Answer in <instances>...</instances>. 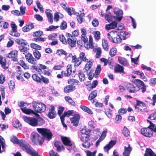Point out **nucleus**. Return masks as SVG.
<instances>
[{
	"instance_id": "nucleus-1",
	"label": "nucleus",
	"mask_w": 156,
	"mask_h": 156,
	"mask_svg": "<svg viewBox=\"0 0 156 156\" xmlns=\"http://www.w3.org/2000/svg\"><path fill=\"white\" fill-rule=\"evenodd\" d=\"M61 140L63 144L66 145V148L69 151V152L72 154L77 151L74 143L72 142L69 138L66 137L62 136Z\"/></svg>"
},
{
	"instance_id": "nucleus-2",
	"label": "nucleus",
	"mask_w": 156,
	"mask_h": 156,
	"mask_svg": "<svg viewBox=\"0 0 156 156\" xmlns=\"http://www.w3.org/2000/svg\"><path fill=\"white\" fill-rule=\"evenodd\" d=\"M81 140L83 143L82 144L83 146L85 148H88L90 146V143L88 142L90 136V131L86 129H83L81 131Z\"/></svg>"
},
{
	"instance_id": "nucleus-3",
	"label": "nucleus",
	"mask_w": 156,
	"mask_h": 156,
	"mask_svg": "<svg viewBox=\"0 0 156 156\" xmlns=\"http://www.w3.org/2000/svg\"><path fill=\"white\" fill-rule=\"evenodd\" d=\"M20 143L22 149L27 153L32 156H40L38 152L32 148L27 143H24L22 141Z\"/></svg>"
},
{
	"instance_id": "nucleus-4",
	"label": "nucleus",
	"mask_w": 156,
	"mask_h": 156,
	"mask_svg": "<svg viewBox=\"0 0 156 156\" xmlns=\"http://www.w3.org/2000/svg\"><path fill=\"white\" fill-rule=\"evenodd\" d=\"M156 131L155 125L152 123H150V126L147 128H142L141 130V133L144 136L150 137L152 135L153 132H155Z\"/></svg>"
},
{
	"instance_id": "nucleus-5",
	"label": "nucleus",
	"mask_w": 156,
	"mask_h": 156,
	"mask_svg": "<svg viewBox=\"0 0 156 156\" xmlns=\"http://www.w3.org/2000/svg\"><path fill=\"white\" fill-rule=\"evenodd\" d=\"M108 40L114 43H120V38L118 32L116 31H112L107 34Z\"/></svg>"
},
{
	"instance_id": "nucleus-6",
	"label": "nucleus",
	"mask_w": 156,
	"mask_h": 156,
	"mask_svg": "<svg viewBox=\"0 0 156 156\" xmlns=\"http://www.w3.org/2000/svg\"><path fill=\"white\" fill-rule=\"evenodd\" d=\"M33 107L34 111L37 113L44 112L46 109V105L42 103H39L36 101L32 102Z\"/></svg>"
},
{
	"instance_id": "nucleus-7",
	"label": "nucleus",
	"mask_w": 156,
	"mask_h": 156,
	"mask_svg": "<svg viewBox=\"0 0 156 156\" xmlns=\"http://www.w3.org/2000/svg\"><path fill=\"white\" fill-rule=\"evenodd\" d=\"M31 139L35 144L41 145L44 141L43 137L37 133H33L31 135Z\"/></svg>"
},
{
	"instance_id": "nucleus-8",
	"label": "nucleus",
	"mask_w": 156,
	"mask_h": 156,
	"mask_svg": "<svg viewBox=\"0 0 156 156\" xmlns=\"http://www.w3.org/2000/svg\"><path fill=\"white\" fill-rule=\"evenodd\" d=\"M37 130L39 133L42 135L44 138L48 140H49L51 138L52 134L49 129L44 128H37Z\"/></svg>"
},
{
	"instance_id": "nucleus-9",
	"label": "nucleus",
	"mask_w": 156,
	"mask_h": 156,
	"mask_svg": "<svg viewBox=\"0 0 156 156\" xmlns=\"http://www.w3.org/2000/svg\"><path fill=\"white\" fill-rule=\"evenodd\" d=\"M136 104L135 105V108L139 112H144L146 110V106L143 102L137 100Z\"/></svg>"
},
{
	"instance_id": "nucleus-10",
	"label": "nucleus",
	"mask_w": 156,
	"mask_h": 156,
	"mask_svg": "<svg viewBox=\"0 0 156 156\" xmlns=\"http://www.w3.org/2000/svg\"><path fill=\"white\" fill-rule=\"evenodd\" d=\"M23 119L30 125L35 126H37V119L34 117L24 116L22 117Z\"/></svg>"
},
{
	"instance_id": "nucleus-11",
	"label": "nucleus",
	"mask_w": 156,
	"mask_h": 156,
	"mask_svg": "<svg viewBox=\"0 0 156 156\" xmlns=\"http://www.w3.org/2000/svg\"><path fill=\"white\" fill-rule=\"evenodd\" d=\"M113 12L115 15L118 16H115V19L119 21H120L122 18V11L118 8L115 7L113 9Z\"/></svg>"
},
{
	"instance_id": "nucleus-12",
	"label": "nucleus",
	"mask_w": 156,
	"mask_h": 156,
	"mask_svg": "<svg viewBox=\"0 0 156 156\" xmlns=\"http://www.w3.org/2000/svg\"><path fill=\"white\" fill-rule=\"evenodd\" d=\"M25 55L26 59L28 62L33 65H35L36 64V60L31 54L29 52H27Z\"/></svg>"
},
{
	"instance_id": "nucleus-13",
	"label": "nucleus",
	"mask_w": 156,
	"mask_h": 156,
	"mask_svg": "<svg viewBox=\"0 0 156 156\" xmlns=\"http://www.w3.org/2000/svg\"><path fill=\"white\" fill-rule=\"evenodd\" d=\"M73 113V111H68L67 112H65L64 114L60 116V119L62 124L64 127L66 128L67 127L66 124L64 123V118L65 117H69L70 115H72Z\"/></svg>"
},
{
	"instance_id": "nucleus-14",
	"label": "nucleus",
	"mask_w": 156,
	"mask_h": 156,
	"mask_svg": "<svg viewBox=\"0 0 156 156\" xmlns=\"http://www.w3.org/2000/svg\"><path fill=\"white\" fill-rule=\"evenodd\" d=\"M18 54V52L17 50H13L8 54L7 56L9 58H12V60L15 61L17 60Z\"/></svg>"
},
{
	"instance_id": "nucleus-15",
	"label": "nucleus",
	"mask_w": 156,
	"mask_h": 156,
	"mask_svg": "<svg viewBox=\"0 0 156 156\" xmlns=\"http://www.w3.org/2000/svg\"><path fill=\"white\" fill-rule=\"evenodd\" d=\"M128 89L130 92L135 93L140 90V87L134 84H129L128 86Z\"/></svg>"
},
{
	"instance_id": "nucleus-16",
	"label": "nucleus",
	"mask_w": 156,
	"mask_h": 156,
	"mask_svg": "<svg viewBox=\"0 0 156 156\" xmlns=\"http://www.w3.org/2000/svg\"><path fill=\"white\" fill-rule=\"evenodd\" d=\"M87 63L85 64L83 71L84 72H88L90 71V69L93 65V62L92 60H90L87 62Z\"/></svg>"
},
{
	"instance_id": "nucleus-17",
	"label": "nucleus",
	"mask_w": 156,
	"mask_h": 156,
	"mask_svg": "<svg viewBox=\"0 0 156 156\" xmlns=\"http://www.w3.org/2000/svg\"><path fill=\"white\" fill-rule=\"evenodd\" d=\"M80 119L79 115L78 114H75L73 118L70 119V120L74 126H77L78 125Z\"/></svg>"
},
{
	"instance_id": "nucleus-18",
	"label": "nucleus",
	"mask_w": 156,
	"mask_h": 156,
	"mask_svg": "<svg viewBox=\"0 0 156 156\" xmlns=\"http://www.w3.org/2000/svg\"><path fill=\"white\" fill-rule=\"evenodd\" d=\"M117 21H114L111 23L106 24L105 26V29L107 30H109L110 29H115L117 27Z\"/></svg>"
},
{
	"instance_id": "nucleus-19",
	"label": "nucleus",
	"mask_w": 156,
	"mask_h": 156,
	"mask_svg": "<svg viewBox=\"0 0 156 156\" xmlns=\"http://www.w3.org/2000/svg\"><path fill=\"white\" fill-rule=\"evenodd\" d=\"M51 10L49 9H46L45 12V13L48 18V22L49 23H52L53 22V16L52 14L51 13Z\"/></svg>"
},
{
	"instance_id": "nucleus-20",
	"label": "nucleus",
	"mask_w": 156,
	"mask_h": 156,
	"mask_svg": "<svg viewBox=\"0 0 156 156\" xmlns=\"http://www.w3.org/2000/svg\"><path fill=\"white\" fill-rule=\"evenodd\" d=\"M10 140L13 143L19 144L20 147L22 149V147L20 145V142L22 141L24 143H27L25 140H20L19 141L16 137L15 136H12L11 137Z\"/></svg>"
},
{
	"instance_id": "nucleus-21",
	"label": "nucleus",
	"mask_w": 156,
	"mask_h": 156,
	"mask_svg": "<svg viewBox=\"0 0 156 156\" xmlns=\"http://www.w3.org/2000/svg\"><path fill=\"white\" fill-rule=\"evenodd\" d=\"M132 150V148L129 144L124 147V151L123 153L124 156H129L130 152Z\"/></svg>"
},
{
	"instance_id": "nucleus-22",
	"label": "nucleus",
	"mask_w": 156,
	"mask_h": 156,
	"mask_svg": "<svg viewBox=\"0 0 156 156\" xmlns=\"http://www.w3.org/2000/svg\"><path fill=\"white\" fill-rule=\"evenodd\" d=\"M56 116V113L55 111V107L53 106H51L49 112L48 114V117L50 119L54 118Z\"/></svg>"
},
{
	"instance_id": "nucleus-23",
	"label": "nucleus",
	"mask_w": 156,
	"mask_h": 156,
	"mask_svg": "<svg viewBox=\"0 0 156 156\" xmlns=\"http://www.w3.org/2000/svg\"><path fill=\"white\" fill-rule=\"evenodd\" d=\"M124 67L119 64L116 65L114 68V70L115 73H124Z\"/></svg>"
},
{
	"instance_id": "nucleus-24",
	"label": "nucleus",
	"mask_w": 156,
	"mask_h": 156,
	"mask_svg": "<svg viewBox=\"0 0 156 156\" xmlns=\"http://www.w3.org/2000/svg\"><path fill=\"white\" fill-rule=\"evenodd\" d=\"M116 141L115 140H111L107 145L104 147V149L106 151H108L115 144Z\"/></svg>"
},
{
	"instance_id": "nucleus-25",
	"label": "nucleus",
	"mask_w": 156,
	"mask_h": 156,
	"mask_svg": "<svg viewBox=\"0 0 156 156\" xmlns=\"http://www.w3.org/2000/svg\"><path fill=\"white\" fill-rule=\"evenodd\" d=\"M57 150L58 151H61L65 149L64 147L62 144L59 141H56L54 144Z\"/></svg>"
},
{
	"instance_id": "nucleus-26",
	"label": "nucleus",
	"mask_w": 156,
	"mask_h": 156,
	"mask_svg": "<svg viewBox=\"0 0 156 156\" xmlns=\"http://www.w3.org/2000/svg\"><path fill=\"white\" fill-rule=\"evenodd\" d=\"M6 62L5 58L3 57L2 56H0V64L5 69H6L8 68V66L6 64Z\"/></svg>"
},
{
	"instance_id": "nucleus-27",
	"label": "nucleus",
	"mask_w": 156,
	"mask_h": 156,
	"mask_svg": "<svg viewBox=\"0 0 156 156\" xmlns=\"http://www.w3.org/2000/svg\"><path fill=\"white\" fill-rule=\"evenodd\" d=\"M5 146L4 139L2 136H0V153H1L2 151H5Z\"/></svg>"
},
{
	"instance_id": "nucleus-28",
	"label": "nucleus",
	"mask_w": 156,
	"mask_h": 156,
	"mask_svg": "<svg viewBox=\"0 0 156 156\" xmlns=\"http://www.w3.org/2000/svg\"><path fill=\"white\" fill-rule=\"evenodd\" d=\"M93 50L96 53V57L97 58L100 57L101 54V48L94 47Z\"/></svg>"
},
{
	"instance_id": "nucleus-29",
	"label": "nucleus",
	"mask_w": 156,
	"mask_h": 156,
	"mask_svg": "<svg viewBox=\"0 0 156 156\" xmlns=\"http://www.w3.org/2000/svg\"><path fill=\"white\" fill-rule=\"evenodd\" d=\"M76 39L75 38L73 37L72 38H68L67 43L72 47H74L76 45Z\"/></svg>"
},
{
	"instance_id": "nucleus-30",
	"label": "nucleus",
	"mask_w": 156,
	"mask_h": 156,
	"mask_svg": "<svg viewBox=\"0 0 156 156\" xmlns=\"http://www.w3.org/2000/svg\"><path fill=\"white\" fill-rule=\"evenodd\" d=\"M34 26L32 23L23 27L22 28V30L24 32H27L29 31L30 30L34 28Z\"/></svg>"
},
{
	"instance_id": "nucleus-31",
	"label": "nucleus",
	"mask_w": 156,
	"mask_h": 156,
	"mask_svg": "<svg viewBox=\"0 0 156 156\" xmlns=\"http://www.w3.org/2000/svg\"><path fill=\"white\" fill-rule=\"evenodd\" d=\"M98 83V81L97 80L93 81L91 85H88L87 87V89L89 91H90L93 88L96 87Z\"/></svg>"
},
{
	"instance_id": "nucleus-32",
	"label": "nucleus",
	"mask_w": 156,
	"mask_h": 156,
	"mask_svg": "<svg viewBox=\"0 0 156 156\" xmlns=\"http://www.w3.org/2000/svg\"><path fill=\"white\" fill-rule=\"evenodd\" d=\"M72 66L71 64H69L68 65L67 67V73H66L65 72L64 74V76H69L72 73Z\"/></svg>"
},
{
	"instance_id": "nucleus-33",
	"label": "nucleus",
	"mask_w": 156,
	"mask_h": 156,
	"mask_svg": "<svg viewBox=\"0 0 156 156\" xmlns=\"http://www.w3.org/2000/svg\"><path fill=\"white\" fill-rule=\"evenodd\" d=\"M144 156H156V155L151 149L147 148L145 151Z\"/></svg>"
},
{
	"instance_id": "nucleus-34",
	"label": "nucleus",
	"mask_w": 156,
	"mask_h": 156,
	"mask_svg": "<svg viewBox=\"0 0 156 156\" xmlns=\"http://www.w3.org/2000/svg\"><path fill=\"white\" fill-rule=\"evenodd\" d=\"M75 89V87L72 85L67 86L64 89V91L66 93L71 92Z\"/></svg>"
},
{
	"instance_id": "nucleus-35",
	"label": "nucleus",
	"mask_w": 156,
	"mask_h": 156,
	"mask_svg": "<svg viewBox=\"0 0 156 156\" xmlns=\"http://www.w3.org/2000/svg\"><path fill=\"white\" fill-rule=\"evenodd\" d=\"M105 18V20L109 22H111L114 19H115V16H112L110 13L106 14Z\"/></svg>"
},
{
	"instance_id": "nucleus-36",
	"label": "nucleus",
	"mask_w": 156,
	"mask_h": 156,
	"mask_svg": "<svg viewBox=\"0 0 156 156\" xmlns=\"http://www.w3.org/2000/svg\"><path fill=\"white\" fill-rule=\"evenodd\" d=\"M21 109L23 113L27 114H29L30 113L34 114L35 113L33 110L30 109H28L26 108H21Z\"/></svg>"
},
{
	"instance_id": "nucleus-37",
	"label": "nucleus",
	"mask_w": 156,
	"mask_h": 156,
	"mask_svg": "<svg viewBox=\"0 0 156 156\" xmlns=\"http://www.w3.org/2000/svg\"><path fill=\"white\" fill-rule=\"evenodd\" d=\"M118 61L120 64L123 66L127 65V62L125 58L121 57H118Z\"/></svg>"
},
{
	"instance_id": "nucleus-38",
	"label": "nucleus",
	"mask_w": 156,
	"mask_h": 156,
	"mask_svg": "<svg viewBox=\"0 0 156 156\" xmlns=\"http://www.w3.org/2000/svg\"><path fill=\"white\" fill-rule=\"evenodd\" d=\"M80 108L84 111L90 114H93L92 111L84 105H81L80 106Z\"/></svg>"
},
{
	"instance_id": "nucleus-39",
	"label": "nucleus",
	"mask_w": 156,
	"mask_h": 156,
	"mask_svg": "<svg viewBox=\"0 0 156 156\" xmlns=\"http://www.w3.org/2000/svg\"><path fill=\"white\" fill-rule=\"evenodd\" d=\"M102 45L104 49L106 51L108 49V45L107 40L104 39L102 40Z\"/></svg>"
},
{
	"instance_id": "nucleus-40",
	"label": "nucleus",
	"mask_w": 156,
	"mask_h": 156,
	"mask_svg": "<svg viewBox=\"0 0 156 156\" xmlns=\"http://www.w3.org/2000/svg\"><path fill=\"white\" fill-rule=\"evenodd\" d=\"M16 41L17 43L20 46H25L27 44V42L25 40L22 39H18L16 40Z\"/></svg>"
},
{
	"instance_id": "nucleus-41",
	"label": "nucleus",
	"mask_w": 156,
	"mask_h": 156,
	"mask_svg": "<svg viewBox=\"0 0 156 156\" xmlns=\"http://www.w3.org/2000/svg\"><path fill=\"white\" fill-rule=\"evenodd\" d=\"M13 126L17 129H21V125L19 121L18 120L14 121L13 122Z\"/></svg>"
},
{
	"instance_id": "nucleus-42",
	"label": "nucleus",
	"mask_w": 156,
	"mask_h": 156,
	"mask_svg": "<svg viewBox=\"0 0 156 156\" xmlns=\"http://www.w3.org/2000/svg\"><path fill=\"white\" fill-rule=\"evenodd\" d=\"M98 92L96 90L92 91L89 95L88 97L89 100H91L96 97L97 95Z\"/></svg>"
},
{
	"instance_id": "nucleus-43",
	"label": "nucleus",
	"mask_w": 156,
	"mask_h": 156,
	"mask_svg": "<svg viewBox=\"0 0 156 156\" xmlns=\"http://www.w3.org/2000/svg\"><path fill=\"white\" fill-rule=\"evenodd\" d=\"M80 59L82 61L87 62L88 61V59L86 58L85 54L84 53L82 52L80 54Z\"/></svg>"
},
{
	"instance_id": "nucleus-44",
	"label": "nucleus",
	"mask_w": 156,
	"mask_h": 156,
	"mask_svg": "<svg viewBox=\"0 0 156 156\" xmlns=\"http://www.w3.org/2000/svg\"><path fill=\"white\" fill-rule=\"evenodd\" d=\"M78 75L80 80L81 82L83 81L85 78L83 72L82 71L79 70L78 72Z\"/></svg>"
},
{
	"instance_id": "nucleus-45",
	"label": "nucleus",
	"mask_w": 156,
	"mask_h": 156,
	"mask_svg": "<svg viewBox=\"0 0 156 156\" xmlns=\"http://www.w3.org/2000/svg\"><path fill=\"white\" fill-rule=\"evenodd\" d=\"M9 87V89L13 90L15 88V84L14 81L13 80H10L8 83Z\"/></svg>"
},
{
	"instance_id": "nucleus-46",
	"label": "nucleus",
	"mask_w": 156,
	"mask_h": 156,
	"mask_svg": "<svg viewBox=\"0 0 156 156\" xmlns=\"http://www.w3.org/2000/svg\"><path fill=\"white\" fill-rule=\"evenodd\" d=\"M128 34V33L125 31H122L120 32V42L122 40L126 39V37Z\"/></svg>"
},
{
	"instance_id": "nucleus-47",
	"label": "nucleus",
	"mask_w": 156,
	"mask_h": 156,
	"mask_svg": "<svg viewBox=\"0 0 156 156\" xmlns=\"http://www.w3.org/2000/svg\"><path fill=\"white\" fill-rule=\"evenodd\" d=\"M134 83L136 85L139 86V87L142 85H144V83L143 81L139 79H136L134 80Z\"/></svg>"
},
{
	"instance_id": "nucleus-48",
	"label": "nucleus",
	"mask_w": 156,
	"mask_h": 156,
	"mask_svg": "<svg viewBox=\"0 0 156 156\" xmlns=\"http://www.w3.org/2000/svg\"><path fill=\"white\" fill-rule=\"evenodd\" d=\"M45 123L44 120L41 117H38L37 119V126H41Z\"/></svg>"
},
{
	"instance_id": "nucleus-49",
	"label": "nucleus",
	"mask_w": 156,
	"mask_h": 156,
	"mask_svg": "<svg viewBox=\"0 0 156 156\" xmlns=\"http://www.w3.org/2000/svg\"><path fill=\"white\" fill-rule=\"evenodd\" d=\"M33 55L36 59L39 60L41 57V54L37 50H35L33 52Z\"/></svg>"
},
{
	"instance_id": "nucleus-50",
	"label": "nucleus",
	"mask_w": 156,
	"mask_h": 156,
	"mask_svg": "<svg viewBox=\"0 0 156 156\" xmlns=\"http://www.w3.org/2000/svg\"><path fill=\"white\" fill-rule=\"evenodd\" d=\"M59 38L60 41L63 44H66L67 41L66 39L65 36L62 34L60 35L59 36Z\"/></svg>"
},
{
	"instance_id": "nucleus-51",
	"label": "nucleus",
	"mask_w": 156,
	"mask_h": 156,
	"mask_svg": "<svg viewBox=\"0 0 156 156\" xmlns=\"http://www.w3.org/2000/svg\"><path fill=\"white\" fill-rule=\"evenodd\" d=\"M18 63L25 69H28L29 68V66L24 62L22 60H20L18 62Z\"/></svg>"
},
{
	"instance_id": "nucleus-52",
	"label": "nucleus",
	"mask_w": 156,
	"mask_h": 156,
	"mask_svg": "<svg viewBox=\"0 0 156 156\" xmlns=\"http://www.w3.org/2000/svg\"><path fill=\"white\" fill-rule=\"evenodd\" d=\"M84 46L85 48L87 49H89L90 48H93L94 47L93 46L92 44L90 43L89 42H86L84 43Z\"/></svg>"
},
{
	"instance_id": "nucleus-53",
	"label": "nucleus",
	"mask_w": 156,
	"mask_h": 156,
	"mask_svg": "<svg viewBox=\"0 0 156 156\" xmlns=\"http://www.w3.org/2000/svg\"><path fill=\"white\" fill-rule=\"evenodd\" d=\"M84 13H81L80 15L77 16V19L80 23H81L83 20V17L84 16Z\"/></svg>"
},
{
	"instance_id": "nucleus-54",
	"label": "nucleus",
	"mask_w": 156,
	"mask_h": 156,
	"mask_svg": "<svg viewBox=\"0 0 156 156\" xmlns=\"http://www.w3.org/2000/svg\"><path fill=\"white\" fill-rule=\"evenodd\" d=\"M116 49L115 48H112L110 50L109 54L111 57H112L116 55Z\"/></svg>"
},
{
	"instance_id": "nucleus-55",
	"label": "nucleus",
	"mask_w": 156,
	"mask_h": 156,
	"mask_svg": "<svg viewBox=\"0 0 156 156\" xmlns=\"http://www.w3.org/2000/svg\"><path fill=\"white\" fill-rule=\"evenodd\" d=\"M65 99L70 104L73 105H75V102L70 97L68 96H66L65 97Z\"/></svg>"
},
{
	"instance_id": "nucleus-56",
	"label": "nucleus",
	"mask_w": 156,
	"mask_h": 156,
	"mask_svg": "<svg viewBox=\"0 0 156 156\" xmlns=\"http://www.w3.org/2000/svg\"><path fill=\"white\" fill-rule=\"evenodd\" d=\"M30 46L31 48L35 49L41 50V48L40 46L34 43H31Z\"/></svg>"
},
{
	"instance_id": "nucleus-57",
	"label": "nucleus",
	"mask_w": 156,
	"mask_h": 156,
	"mask_svg": "<svg viewBox=\"0 0 156 156\" xmlns=\"http://www.w3.org/2000/svg\"><path fill=\"white\" fill-rule=\"evenodd\" d=\"M32 77L33 80L35 81L38 83H41V78L37 75L34 74L32 75Z\"/></svg>"
},
{
	"instance_id": "nucleus-58",
	"label": "nucleus",
	"mask_w": 156,
	"mask_h": 156,
	"mask_svg": "<svg viewBox=\"0 0 156 156\" xmlns=\"http://www.w3.org/2000/svg\"><path fill=\"white\" fill-rule=\"evenodd\" d=\"M97 151V150H95L93 152H92L88 150H87L86 152L87 156H95Z\"/></svg>"
},
{
	"instance_id": "nucleus-59",
	"label": "nucleus",
	"mask_w": 156,
	"mask_h": 156,
	"mask_svg": "<svg viewBox=\"0 0 156 156\" xmlns=\"http://www.w3.org/2000/svg\"><path fill=\"white\" fill-rule=\"evenodd\" d=\"M101 70V68L100 66V65H98L95 72V77H97V76L100 73Z\"/></svg>"
},
{
	"instance_id": "nucleus-60",
	"label": "nucleus",
	"mask_w": 156,
	"mask_h": 156,
	"mask_svg": "<svg viewBox=\"0 0 156 156\" xmlns=\"http://www.w3.org/2000/svg\"><path fill=\"white\" fill-rule=\"evenodd\" d=\"M57 54L59 55H67V53L66 51L62 49H59L57 50L56 52Z\"/></svg>"
},
{
	"instance_id": "nucleus-61",
	"label": "nucleus",
	"mask_w": 156,
	"mask_h": 156,
	"mask_svg": "<svg viewBox=\"0 0 156 156\" xmlns=\"http://www.w3.org/2000/svg\"><path fill=\"white\" fill-rule=\"evenodd\" d=\"M105 113L108 118H110L112 116V111L110 109H105Z\"/></svg>"
},
{
	"instance_id": "nucleus-62",
	"label": "nucleus",
	"mask_w": 156,
	"mask_h": 156,
	"mask_svg": "<svg viewBox=\"0 0 156 156\" xmlns=\"http://www.w3.org/2000/svg\"><path fill=\"white\" fill-rule=\"evenodd\" d=\"M82 61H81L79 58H77L76 60L73 63H74V67H78L81 63Z\"/></svg>"
},
{
	"instance_id": "nucleus-63",
	"label": "nucleus",
	"mask_w": 156,
	"mask_h": 156,
	"mask_svg": "<svg viewBox=\"0 0 156 156\" xmlns=\"http://www.w3.org/2000/svg\"><path fill=\"white\" fill-rule=\"evenodd\" d=\"M122 133L125 136H128L129 135V132L127 128L124 127L122 131Z\"/></svg>"
},
{
	"instance_id": "nucleus-64",
	"label": "nucleus",
	"mask_w": 156,
	"mask_h": 156,
	"mask_svg": "<svg viewBox=\"0 0 156 156\" xmlns=\"http://www.w3.org/2000/svg\"><path fill=\"white\" fill-rule=\"evenodd\" d=\"M42 81L45 84H48L49 83V80L47 78L43 76H41V83Z\"/></svg>"
}]
</instances>
